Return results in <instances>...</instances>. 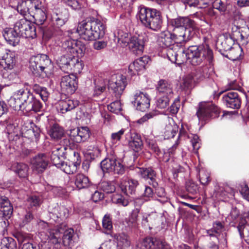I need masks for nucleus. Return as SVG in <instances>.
Returning <instances> with one entry per match:
<instances>
[{
	"label": "nucleus",
	"mask_w": 249,
	"mask_h": 249,
	"mask_svg": "<svg viewBox=\"0 0 249 249\" xmlns=\"http://www.w3.org/2000/svg\"><path fill=\"white\" fill-rule=\"evenodd\" d=\"M163 15L160 11H157V32L160 30L159 39L165 45H168L171 40L178 39L179 33L182 32L185 28L191 27L193 24V20L188 17H178L171 19L170 25L173 28V33L166 30L165 26L163 24Z\"/></svg>",
	"instance_id": "f257e3e1"
},
{
	"label": "nucleus",
	"mask_w": 249,
	"mask_h": 249,
	"mask_svg": "<svg viewBox=\"0 0 249 249\" xmlns=\"http://www.w3.org/2000/svg\"><path fill=\"white\" fill-rule=\"evenodd\" d=\"M15 98L10 99V106L15 110L19 109L25 113L32 111L37 112L41 111L42 104L27 89L22 88L15 92Z\"/></svg>",
	"instance_id": "f03ea898"
},
{
	"label": "nucleus",
	"mask_w": 249,
	"mask_h": 249,
	"mask_svg": "<svg viewBox=\"0 0 249 249\" xmlns=\"http://www.w3.org/2000/svg\"><path fill=\"white\" fill-rule=\"evenodd\" d=\"M183 60L185 62L193 66L205 65L209 63V65L213 62V55L212 50L207 44H201L198 46H191L182 52Z\"/></svg>",
	"instance_id": "7ed1b4c3"
},
{
	"label": "nucleus",
	"mask_w": 249,
	"mask_h": 249,
	"mask_svg": "<svg viewBox=\"0 0 249 249\" xmlns=\"http://www.w3.org/2000/svg\"><path fill=\"white\" fill-rule=\"evenodd\" d=\"M77 32L80 37L85 40H95L104 35L105 26L99 19L85 20L79 23Z\"/></svg>",
	"instance_id": "20e7f679"
},
{
	"label": "nucleus",
	"mask_w": 249,
	"mask_h": 249,
	"mask_svg": "<svg viewBox=\"0 0 249 249\" xmlns=\"http://www.w3.org/2000/svg\"><path fill=\"white\" fill-rule=\"evenodd\" d=\"M53 67L51 60L46 54H38L30 59L29 68L36 76H48L51 73Z\"/></svg>",
	"instance_id": "39448f33"
},
{
	"label": "nucleus",
	"mask_w": 249,
	"mask_h": 249,
	"mask_svg": "<svg viewBox=\"0 0 249 249\" xmlns=\"http://www.w3.org/2000/svg\"><path fill=\"white\" fill-rule=\"evenodd\" d=\"M100 164L104 172H113L116 174L122 175L125 171L124 166L114 155H108L101 162Z\"/></svg>",
	"instance_id": "423d86ee"
},
{
	"label": "nucleus",
	"mask_w": 249,
	"mask_h": 249,
	"mask_svg": "<svg viewBox=\"0 0 249 249\" xmlns=\"http://www.w3.org/2000/svg\"><path fill=\"white\" fill-rule=\"evenodd\" d=\"M218 108L212 102H201L199 104L196 114L199 121H206L215 118L218 114Z\"/></svg>",
	"instance_id": "0eeeda50"
},
{
	"label": "nucleus",
	"mask_w": 249,
	"mask_h": 249,
	"mask_svg": "<svg viewBox=\"0 0 249 249\" xmlns=\"http://www.w3.org/2000/svg\"><path fill=\"white\" fill-rule=\"evenodd\" d=\"M14 29L20 36L25 38H34L36 36L35 26L25 18L20 19L17 21Z\"/></svg>",
	"instance_id": "6e6552de"
},
{
	"label": "nucleus",
	"mask_w": 249,
	"mask_h": 249,
	"mask_svg": "<svg viewBox=\"0 0 249 249\" xmlns=\"http://www.w3.org/2000/svg\"><path fill=\"white\" fill-rule=\"evenodd\" d=\"M126 77L121 74H113L108 81V89L113 91L117 98H120L126 86Z\"/></svg>",
	"instance_id": "1a4fd4ad"
},
{
	"label": "nucleus",
	"mask_w": 249,
	"mask_h": 249,
	"mask_svg": "<svg viewBox=\"0 0 249 249\" xmlns=\"http://www.w3.org/2000/svg\"><path fill=\"white\" fill-rule=\"evenodd\" d=\"M141 21L146 27L156 30V10L140 7L138 15Z\"/></svg>",
	"instance_id": "9d476101"
},
{
	"label": "nucleus",
	"mask_w": 249,
	"mask_h": 249,
	"mask_svg": "<svg viewBox=\"0 0 249 249\" xmlns=\"http://www.w3.org/2000/svg\"><path fill=\"white\" fill-rule=\"evenodd\" d=\"M63 48L71 55L77 54L78 56H82L86 50L85 44L81 41L71 38L66 39L63 43Z\"/></svg>",
	"instance_id": "9b49d317"
},
{
	"label": "nucleus",
	"mask_w": 249,
	"mask_h": 249,
	"mask_svg": "<svg viewBox=\"0 0 249 249\" xmlns=\"http://www.w3.org/2000/svg\"><path fill=\"white\" fill-rule=\"evenodd\" d=\"M2 59L4 61V70L1 71V75L4 78L12 80L16 77L15 73L9 72L8 70H12L15 65L16 58L13 53L9 52L5 53L2 56H1Z\"/></svg>",
	"instance_id": "f8f14e48"
},
{
	"label": "nucleus",
	"mask_w": 249,
	"mask_h": 249,
	"mask_svg": "<svg viewBox=\"0 0 249 249\" xmlns=\"http://www.w3.org/2000/svg\"><path fill=\"white\" fill-rule=\"evenodd\" d=\"M60 86L62 90L67 94L74 93L78 87L77 77L74 74L63 76L61 78Z\"/></svg>",
	"instance_id": "ddd939ff"
},
{
	"label": "nucleus",
	"mask_w": 249,
	"mask_h": 249,
	"mask_svg": "<svg viewBox=\"0 0 249 249\" xmlns=\"http://www.w3.org/2000/svg\"><path fill=\"white\" fill-rule=\"evenodd\" d=\"M222 101L227 107L238 109L241 107V100L238 93L234 91H230L222 97Z\"/></svg>",
	"instance_id": "4468645a"
},
{
	"label": "nucleus",
	"mask_w": 249,
	"mask_h": 249,
	"mask_svg": "<svg viewBox=\"0 0 249 249\" xmlns=\"http://www.w3.org/2000/svg\"><path fill=\"white\" fill-rule=\"evenodd\" d=\"M31 163L33 171L40 174L46 169L49 164V159L46 154H39L33 158Z\"/></svg>",
	"instance_id": "2eb2a0df"
},
{
	"label": "nucleus",
	"mask_w": 249,
	"mask_h": 249,
	"mask_svg": "<svg viewBox=\"0 0 249 249\" xmlns=\"http://www.w3.org/2000/svg\"><path fill=\"white\" fill-rule=\"evenodd\" d=\"M134 99L132 103L138 110L144 111L150 106V99L146 93L137 91L134 95Z\"/></svg>",
	"instance_id": "dca6fc26"
},
{
	"label": "nucleus",
	"mask_w": 249,
	"mask_h": 249,
	"mask_svg": "<svg viewBox=\"0 0 249 249\" xmlns=\"http://www.w3.org/2000/svg\"><path fill=\"white\" fill-rule=\"evenodd\" d=\"M150 60L149 57L147 56H143L136 59L129 65L128 72L131 75L139 74L144 71Z\"/></svg>",
	"instance_id": "f3484780"
},
{
	"label": "nucleus",
	"mask_w": 249,
	"mask_h": 249,
	"mask_svg": "<svg viewBox=\"0 0 249 249\" xmlns=\"http://www.w3.org/2000/svg\"><path fill=\"white\" fill-rule=\"evenodd\" d=\"M73 159L71 162L62 163L58 166V168L61 169L67 174H72L77 170V166L81 163L80 155L78 152H73Z\"/></svg>",
	"instance_id": "a211bd4d"
},
{
	"label": "nucleus",
	"mask_w": 249,
	"mask_h": 249,
	"mask_svg": "<svg viewBox=\"0 0 249 249\" xmlns=\"http://www.w3.org/2000/svg\"><path fill=\"white\" fill-rule=\"evenodd\" d=\"M247 219H249V212L243 214L237 228L241 237L249 245V224H247Z\"/></svg>",
	"instance_id": "6ab92c4d"
},
{
	"label": "nucleus",
	"mask_w": 249,
	"mask_h": 249,
	"mask_svg": "<svg viewBox=\"0 0 249 249\" xmlns=\"http://www.w3.org/2000/svg\"><path fill=\"white\" fill-rule=\"evenodd\" d=\"M69 17L70 14L68 10L64 8H60L57 10L53 16V24L58 28L61 27L67 22Z\"/></svg>",
	"instance_id": "aec40b11"
},
{
	"label": "nucleus",
	"mask_w": 249,
	"mask_h": 249,
	"mask_svg": "<svg viewBox=\"0 0 249 249\" xmlns=\"http://www.w3.org/2000/svg\"><path fill=\"white\" fill-rule=\"evenodd\" d=\"M66 228L65 225L61 224L55 226L54 229L50 230L49 237L53 244L56 245L61 243L62 236Z\"/></svg>",
	"instance_id": "412c9836"
},
{
	"label": "nucleus",
	"mask_w": 249,
	"mask_h": 249,
	"mask_svg": "<svg viewBox=\"0 0 249 249\" xmlns=\"http://www.w3.org/2000/svg\"><path fill=\"white\" fill-rule=\"evenodd\" d=\"M159 36L160 34H158L157 42L159 43V45L160 46L158 50H157L158 55L164 59L167 58L170 61H175L176 60V58H175L176 55H175V56H172L173 57H170V54L173 53V49L168 47L169 45L172 43V40H171L170 42L166 45L161 41V38L160 39H159Z\"/></svg>",
	"instance_id": "4be33fe9"
},
{
	"label": "nucleus",
	"mask_w": 249,
	"mask_h": 249,
	"mask_svg": "<svg viewBox=\"0 0 249 249\" xmlns=\"http://www.w3.org/2000/svg\"><path fill=\"white\" fill-rule=\"evenodd\" d=\"M138 184V182L135 180H131L130 181H125L122 182L120 184V187L122 192L126 196L133 197V196L135 194L136 188Z\"/></svg>",
	"instance_id": "5701e85b"
},
{
	"label": "nucleus",
	"mask_w": 249,
	"mask_h": 249,
	"mask_svg": "<svg viewBox=\"0 0 249 249\" xmlns=\"http://www.w3.org/2000/svg\"><path fill=\"white\" fill-rule=\"evenodd\" d=\"M6 41L10 45L16 46L20 41V36L12 28H6L3 33Z\"/></svg>",
	"instance_id": "b1692460"
},
{
	"label": "nucleus",
	"mask_w": 249,
	"mask_h": 249,
	"mask_svg": "<svg viewBox=\"0 0 249 249\" xmlns=\"http://www.w3.org/2000/svg\"><path fill=\"white\" fill-rule=\"evenodd\" d=\"M0 211L3 216L8 218H9L13 214V206L8 198L5 196H0Z\"/></svg>",
	"instance_id": "393cba45"
},
{
	"label": "nucleus",
	"mask_w": 249,
	"mask_h": 249,
	"mask_svg": "<svg viewBox=\"0 0 249 249\" xmlns=\"http://www.w3.org/2000/svg\"><path fill=\"white\" fill-rule=\"evenodd\" d=\"M64 148L60 146H55L53 148L51 155V160L52 163L57 167L62 162V158L64 156Z\"/></svg>",
	"instance_id": "a878e982"
},
{
	"label": "nucleus",
	"mask_w": 249,
	"mask_h": 249,
	"mask_svg": "<svg viewBox=\"0 0 249 249\" xmlns=\"http://www.w3.org/2000/svg\"><path fill=\"white\" fill-rule=\"evenodd\" d=\"M13 1L17 3L18 12L24 16L30 13V10L34 6L31 0H13Z\"/></svg>",
	"instance_id": "bb28decb"
},
{
	"label": "nucleus",
	"mask_w": 249,
	"mask_h": 249,
	"mask_svg": "<svg viewBox=\"0 0 249 249\" xmlns=\"http://www.w3.org/2000/svg\"><path fill=\"white\" fill-rule=\"evenodd\" d=\"M111 236L116 240L117 246L122 249H126L130 247L131 241L129 236L124 232L111 234Z\"/></svg>",
	"instance_id": "cd10ccee"
},
{
	"label": "nucleus",
	"mask_w": 249,
	"mask_h": 249,
	"mask_svg": "<svg viewBox=\"0 0 249 249\" xmlns=\"http://www.w3.org/2000/svg\"><path fill=\"white\" fill-rule=\"evenodd\" d=\"M79 104V102L77 100H61L59 102L58 109L62 113H65L75 108Z\"/></svg>",
	"instance_id": "c85d7f7f"
},
{
	"label": "nucleus",
	"mask_w": 249,
	"mask_h": 249,
	"mask_svg": "<svg viewBox=\"0 0 249 249\" xmlns=\"http://www.w3.org/2000/svg\"><path fill=\"white\" fill-rule=\"evenodd\" d=\"M129 49L135 54H141L143 51V42L137 36H132L128 45Z\"/></svg>",
	"instance_id": "c756f323"
},
{
	"label": "nucleus",
	"mask_w": 249,
	"mask_h": 249,
	"mask_svg": "<svg viewBox=\"0 0 249 249\" xmlns=\"http://www.w3.org/2000/svg\"><path fill=\"white\" fill-rule=\"evenodd\" d=\"M74 183L79 190L87 188L92 185L89 178L83 174H77L75 176Z\"/></svg>",
	"instance_id": "7c9ffc66"
},
{
	"label": "nucleus",
	"mask_w": 249,
	"mask_h": 249,
	"mask_svg": "<svg viewBox=\"0 0 249 249\" xmlns=\"http://www.w3.org/2000/svg\"><path fill=\"white\" fill-rule=\"evenodd\" d=\"M130 140L129 141V146L134 151L138 152L142 146V142L140 135L135 132H130Z\"/></svg>",
	"instance_id": "2f4dec72"
},
{
	"label": "nucleus",
	"mask_w": 249,
	"mask_h": 249,
	"mask_svg": "<svg viewBox=\"0 0 249 249\" xmlns=\"http://www.w3.org/2000/svg\"><path fill=\"white\" fill-rule=\"evenodd\" d=\"M68 210L64 207H59L50 213V217L56 222H61L67 216Z\"/></svg>",
	"instance_id": "473e14b6"
},
{
	"label": "nucleus",
	"mask_w": 249,
	"mask_h": 249,
	"mask_svg": "<svg viewBox=\"0 0 249 249\" xmlns=\"http://www.w3.org/2000/svg\"><path fill=\"white\" fill-rule=\"evenodd\" d=\"M194 26V22L193 21V26L185 28L182 32L179 33V35L178 36V39L174 40L177 42H186L191 39L195 35V32L193 30Z\"/></svg>",
	"instance_id": "72a5a7b5"
},
{
	"label": "nucleus",
	"mask_w": 249,
	"mask_h": 249,
	"mask_svg": "<svg viewBox=\"0 0 249 249\" xmlns=\"http://www.w3.org/2000/svg\"><path fill=\"white\" fill-rule=\"evenodd\" d=\"M158 94H166V95L172 96L173 90L171 85L166 80H161L158 83Z\"/></svg>",
	"instance_id": "f704fd0d"
},
{
	"label": "nucleus",
	"mask_w": 249,
	"mask_h": 249,
	"mask_svg": "<svg viewBox=\"0 0 249 249\" xmlns=\"http://www.w3.org/2000/svg\"><path fill=\"white\" fill-rule=\"evenodd\" d=\"M38 6V5L34 6L35 12L33 17L35 20V23L37 25H41L46 20L47 16L45 13Z\"/></svg>",
	"instance_id": "c9c22d12"
},
{
	"label": "nucleus",
	"mask_w": 249,
	"mask_h": 249,
	"mask_svg": "<svg viewBox=\"0 0 249 249\" xmlns=\"http://www.w3.org/2000/svg\"><path fill=\"white\" fill-rule=\"evenodd\" d=\"M13 169L19 178H26L28 175L29 167L23 163H16L13 166Z\"/></svg>",
	"instance_id": "e433bc0d"
},
{
	"label": "nucleus",
	"mask_w": 249,
	"mask_h": 249,
	"mask_svg": "<svg viewBox=\"0 0 249 249\" xmlns=\"http://www.w3.org/2000/svg\"><path fill=\"white\" fill-rule=\"evenodd\" d=\"M141 174L142 177L147 180L150 184H152L154 186L156 173L154 170L151 168L142 169L141 170Z\"/></svg>",
	"instance_id": "4c0bfd02"
},
{
	"label": "nucleus",
	"mask_w": 249,
	"mask_h": 249,
	"mask_svg": "<svg viewBox=\"0 0 249 249\" xmlns=\"http://www.w3.org/2000/svg\"><path fill=\"white\" fill-rule=\"evenodd\" d=\"M74 231L71 229H65L62 236V243L64 246L71 248L73 246Z\"/></svg>",
	"instance_id": "58836bf2"
},
{
	"label": "nucleus",
	"mask_w": 249,
	"mask_h": 249,
	"mask_svg": "<svg viewBox=\"0 0 249 249\" xmlns=\"http://www.w3.org/2000/svg\"><path fill=\"white\" fill-rule=\"evenodd\" d=\"M14 236L18 241V245L20 246L21 249L26 244H31L30 242L31 240L29 235L25 232L22 231H17L15 233Z\"/></svg>",
	"instance_id": "ea45409f"
},
{
	"label": "nucleus",
	"mask_w": 249,
	"mask_h": 249,
	"mask_svg": "<svg viewBox=\"0 0 249 249\" xmlns=\"http://www.w3.org/2000/svg\"><path fill=\"white\" fill-rule=\"evenodd\" d=\"M64 134V129L57 124L53 125L49 130L50 137L54 140L60 139Z\"/></svg>",
	"instance_id": "a19ab883"
},
{
	"label": "nucleus",
	"mask_w": 249,
	"mask_h": 249,
	"mask_svg": "<svg viewBox=\"0 0 249 249\" xmlns=\"http://www.w3.org/2000/svg\"><path fill=\"white\" fill-rule=\"evenodd\" d=\"M172 96L166 94H158L157 92V107L160 108H165L168 106L170 99Z\"/></svg>",
	"instance_id": "79ce46f5"
},
{
	"label": "nucleus",
	"mask_w": 249,
	"mask_h": 249,
	"mask_svg": "<svg viewBox=\"0 0 249 249\" xmlns=\"http://www.w3.org/2000/svg\"><path fill=\"white\" fill-rule=\"evenodd\" d=\"M168 124L166 123L165 131L164 132L165 136H167V138H174L176 134L178 129L176 125H172V123H174L172 119L168 118L167 119Z\"/></svg>",
	"instance_id": "37998d69"
},
{
	"label": "nucleus",
	"mask_w": 249,
	"mask_h": 249,
	"mask_svg": "<svg viewBox=\"0 0 249 249\" xmlns=\"http://www.w3.org/2000/svg\"><path fill=\"white\" fill-rule=\"evenodd\" d=\"M0 249H17V243L11 237H4L1 240Z\"/></svg>",
	"instance_id": "c03bdc74"
},
{
	"label": "nucleus",
	"mask_w": 249,
	"mask_h": 249,
	"mask_svg": "<svg viewBox=\"0 0 249 249\" xmlns=\"http://www.w3.org/2000/svg\"><path fill=\"white\" fill-rule=\"evenodd\" d=\"M117 37L118 43L122 46L125 47L128 45L132 36L127 33L124 32L122 30H119L118 32Z\"/></svg>",
	"instance_id": "a18cd8bd"
},
{
	"label": "nucleus",
	"mask_w": 249,
	"mask_h": 249,
	"mask_svg": "<svg viewBox=\"0 0 249 249\" xmlns=\"http://www.w3.org/2000/svg\"><path fill=\"white\" fill-rule=\"evenodd\" d=\"M72 55H63L60 57H58L56 59V62L58 66L61 69L62 71L65 72L66 70L69 68L68 65L69 61Z\"/></svg>",
	"instance_id": "49530a36"
},
{
	"label": "nucleus",
	"mask_w": 249,
	"mask_h": 249,
	"mask_svg": "<svg viewBox=\"0 0 249 249\" xmlns=\"http://www.w3.org/2000/svg\"><path fill=\"white\" fill-rule=\"evenodd\" d=\"M33 89L35 92L39 95L40 97L44 102L47 101L49 93L46 88L42 87L36 84L33 86Z\"/></svg>",
	"instance_id": "de8ad7c7"
},
{
	"label": "nucleus",
	"mask_w": 249,
	"mask_h": 249,
	"mask_svg": "<svg viewBox=\"0 0 249 249\" xmlns=\"http://www.w3.org/2000/svg\"><path fill=\"white\" fill-rule=\"evenodd\" d=\"M89 138V131L87 127H81L79 129L78 136L76 138V142H84Z\"/></svg>",
	"instance_id": "09e8293b"
},
{
	"label": "nucleus",
	"mask_w": 249,
	"mask_h": 249,
	"mask_svg": "<svg viewBox=\"0 0 249 249\" xmlns=\"http://www.w3.org/2000/svg\"><path fill=\"white\" fill-rule=\"evenodd\" d=\"M99 188L107 194L112 193L116 190L114 183L109 181H102L99 185Z\"/></svg>",
	"instance_id": "8fccbe9b"
},
{
	"label": "nucleus",
	"mask_w": 249,
	"mask_h": 249,
	"mask_svg": "<svg viewBox=\"0 0 249 249\" xmlns=\"http://www.w3.org/2000/svg\"><path fill=\"white\" fill-rule=\"evenodd\" d=\"M41 203V198L36 195L30 196L27 199V204L31 208L39 207Z\"/></svg>",
	"instance_id": "3c124183"
},
{
	"label": "nucleus",
	"mask_w": 249,
	"mask_h": 249,
	"mask_svg": "<svg viewBox=\"0 0 249 249\" xmlns=\"http://www.w3.org/2000/svg\"><path fill=\"white\" fill-rule=\"evenodd\" d=\"M139 213V210L136 209L131 213L128 222V225L132 229H136L138 227L137 218Z\"/></svg>",
	"instance_id": "603ef678"
},
{
	"label": "nucleus",
	"mask_w": 249,
	"mask_h": 249,
	"mask_svg": "<svg viewBox=\"0 0 249 249\" xmlns=\"http://www.w3.org/2000/svg\"><path fill=\"white\" fill-rule=\"evenodd\" d=\"M142 249H152L155 247L153 239L151 237H146L143 240L140 244L138 245Z\"/></svg>",
	"instance_id": "864d4df0"
},
{
	"label": "nucleus",
	"mask_w": 249,
	"mask_h": 249,
	"mask_svg": "<svg viewBox=\"0 0 249 249\" xmlns=\"http://www.w3.org/2000/svg\"><path fill=\"white\" fill-rule=\"evenodd\" d=\"M207 63L205 65L201 64L203 67L199 68V71L201 76L205 78H209L213 72V68L211 66H208Z\"/></svg>",
	"instance_id": "5fc2aeb1"
},
{
	"label": "nucleus",
	"mask_w": 249,
	"mask_h": 249,
	"mask_svg": "<svg viewBox=\"0 0 249 249\" xmlns=\"http://www.w3.org/2000/svg\"><path fill=\"white\" fill-rule=\"evenodd\" d=\"M102 225L104 229H106L109 234L112 229V222L109 215L106 214L102 220Z\"/></svg>",
	"instance_id": "6e6d98bb"
},
{
	"label": "nucleus",
	"mask_w": 249,
	"mask_h": 249,
	"mask_svg": "<svg viewBox=\"0 0 249 249\" xmlns=\"http://www.w3.org/2000/svg\"><path fill=\"white\" fill-rule=\"evenodd\" d=\"M227 4L221 0H215L213 3V7L224 14L227 10Z\"/></svg>",
	"instance_id": "4d7b16f0"
},
{
	"label": "nucleus",
	"mask_w": 249,
	"mask_h": 249,
	"mask_svg": "<svg viewBox=\"0 0 249 249\" xmlns=\"http://www.w3.org/2000/svg\"><path fill=\"white\" fill-rule=\"evenodd\" d=\"M107 108L110 111L118 114L122 109L121 103L120 101L116 100L108 105Z\"/></svg>",
	"instance_id": "13d9d810"
},
{
	"label": "nucleus",
	"mask_w": 249,
	"mask_h": 249,
	"mask_svg": "<svg viewBox=\"0 0 249 249\" xmlns=\"http://www.w3.org/2000/svg\"><path fill=\"white\" fill-rule=\"evenodd\" d=\"M34 217V215L31 211H26L21 218V221L20 226L23 227L30 223L33 220Z\"/></svg>",
	"instance_id": "bf43d9fd"
},
{
	"label": "nucleus",
	"mask_w": 249,
	"mask_h": 249,
	"mask_svg": "<svg viewBox=\"0 0 249 249\" xmlns=\"http://www.w3.org/2000/svg\"><path fill=\"white\" fill-rule=\"evenodd\" d=\"M208 233L211 237L212 241H210L207 245L209 249H219V238L215 235H213V233H210V231H208Z\"/></svg>",
	"instance_id": "052dcab7"
},
{
	"label": "nucleus",
	"mask_w": 249,
	"mask_h": 249,
	"mask_svg": "<svg viewBox=\"0 0 249 249\" xmlns=\"http://www.w3.org/2000/svg\"><path fill=\"white\" fill-rule=\"evenodd\" d=\"M199 137L197 135H194L191 139V143L192 144L193 150L195 153H197L198 150L200 147V142Z\"/></svg>",
	"instance_id": "680f3d73"
},
{
	"label": "nucleus",
	"mask_w": 249,
	"mask_h": 249,
	"mask_svg": "<svg viewBox=\"0 0 249 249\" xmlns=\"http://www.w3.org/2000/svg\"><path fill=\"white\" fill-rule=\"evenodd\" d=\"M112 200L116 203L123 206H126L129 203L127 199H124L123 196L119 195L113 196Z\"/></svg>",
	"instance_id": "e2e57ef3"
},
{
	"label": "nucleus",
	"mask_w": 249,
	"mask_h": 249,
	"mask_svg": "<svg viewBox=\"0 0 249 249\" xmlns=\"http://www.w3.org/2000/svg\"><path fill=\"white\" fill-rule=\"evenodd\" d=\"M186 188L187 191L192 195L196 194L198 189L197 185L194 182L189 181L186 183Z\"/></svg>",
	"instance_id": "0e129e2a"
},
{
	"label": "nucleus",
	"mask_w": 249,
	"mask_h": 249,
	"mask_svg": "<svg viewBox=\"0 0 249 249\" xmlns=\"http://www.w3.org/2000/svg\"><path fill=\"white\" fill-rule=\"evenodd\" d=\"M239 191L243 197L249 201V188L246 184H243L240 185Z\"/></svg>",
	"instance_id": "69168bd1"
},
{
	"label": "nucleus",
	"mask_w": 249,
	"mask_h": 249,
	"mask_svg": "<svg viewBox=\"0 0 249 249\" xmlns=\"http://www.w3.org/2000/svg\"><path fill=\"white\" fill-rule=\"evenodd\" d=\"M232 40L231 37H225L224 40L221 42V45L225 51L230 50L232 47Z\"/></svg>",
	"instance_id": "338daca9"
},
{
	"label": "nucleus",
	"mask_w": 249,
	"mask_h": 249,
	"mask_svg": "<svg viewBox=\"0 0 249 249\" xmlns=\"http://www.w3.org/2000/svg\"><path fill=\"white\" fill-rule=\"evenodd\" d=\"M125 130L122 129L117 132L113 133L111 135L112 142L116 143L121 140V137L124 134Z\"/></svg>",
	"instance_id": "774afa93"
}]
</instances>
